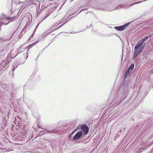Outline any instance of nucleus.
Returning <instances> with one entry per match:
<instances>
[{
	"mask_svg": "<svg viewBox=\"0 0 153 153\" xmlns=\"http://www.w3.org/2000/svg\"><path fill=\"white\" fill-rule=\"evenodd\" d=\"M128 77L124 75V79L122 85L120 86L116 95L117 97H119L122 100H124L129 94V91L128 88V83L126 81V79Z\"/></svg>",
	"mask_w": 153,
	"mask_h": 153,
	"instance_id": "nucleus-1",
	"label": "nucleus"
},
{
	"mask_svg": "<svg viewBox=\"0 0 153 153\" xmlns=\"http://www.w3.org/2000/svg\"><path fill=\"white\" fill-rule=\"evenodd\" d=\"M148 38V36H146L137 42L134 47L133 58H137L138 55L142 53L146 45L145 42Z\"/></svg>",
	"mask_w": 153,
	"mask_h": 153,
	"instance_id": "nucleus-2",
	"label": "nucleus"
},
{
	"mask_svg": "<svg viewBox=\"0 0 153 153\" xmlns=\"http://www.w3.org/2000/svg\"><path fill=\"white\" fill-rule=\"evenodd\" d=\"M144 93V92H140V87H138L136 90V91L134 92V94H137V96L135 99V100H139L141 101L144 97H146V96L145 95L143 96Z\"/></svg>",
	"mask_w": 153,
	"mask_h": 153,
	"instance_id": "nucleus-3",
	"label": "nucleus"
},
{
	"mask_svg": "<svg viewBox=\"0 0 153 153\" xmlns=\"http://www.w3.org/2000/svg\"><path fill=\"white\" fill-rule=\"evenodd\" d=\"M81 128L82 131L83 132L84 135L86 134L88 132L89 128L86 125H82Z\"/></svg>",
	"mask_w": 153,
	"mask_h": 153,
	"instance_id": "nucleus-4",
	"label": "nucleus"
},
{
	"mask_svg": "<svg viewBox=\"0 0 153 153\" xmlns=\"http://www.w3.org/2000/svg\"><path fill=\"white\" fill-rule=\"evenodd\" d=\"M82 134V131H79L73 137V140H76L79 139Z\"/></svg>",
	"mask_w": 153,
	"mask_h": 153,
	"instance_id": "nucleus-5",
	"label": "nucleus"
},
{
	"mask_svg": "<svg viewBox=\"0 0 153 153\" xmlns=\"http://www.w3.org/2000/svg\"><path fill=\"white\" fill-rule=\"evenodd\" d=\"M17 17V14H15V15H11V16H7L8 21L7 23L8 24L10 22L13 21L15 20V18Z\"/></svg>",
	"mask_w": 153,
	"mask_h": 153,
	"instance_id": "nucleus-6",
	"label": "nucleus"
},
{
	"mask_svg": "<svg viewBox=\"0 0 153 153\" xmlns=\"http://www.w3.org/2000/svg\"><path fill=\"white\" fill-rule=\"evenodd\" d=\"M114 28L117 30L118 31H121L123 30H124L123 25L115 26L114 27Z\"/></svg>",
	"mask_w": 153,
	"mask_h": 153,
	"instance_id": "nucleus-7",
	"label": "nucleus"
},
{
	"mask_svg": "<svg viewBox=\"0 0 153 153\" xmlns=\"http://www.w3.org/2000/svg\"><path fill=\"white\" fill-rule=\"evenodd\" d=\"M14 33L13 32L12 33H11L9 35V37H7V38L6 37H4L3 38V39L5 41H8L11 39L13 37V35H14Z\"/></svg>",
	"mask_w": 153,
	"mask_h": 153,
	"instance_id": "nucleus-8",
	"label": "nucleus"
},
{
	"mask_svg": "<svg viewBox=\"0 0 153 153\" xmlns=\"http://www.w3.org/2000/svg\"><path fill=\"white\" fill-rule=\"evenodd\" d=\"M134 67V63H131L130 65L129 66V67L128 68L127 70L131 72L133 70Z\"/></svg>",
	"mask_w": 153,
	"mask_h": 153,
	"instance_id": "nucleus-9",
	"label": "nucleus"
},
{
	"mask_svg": "<svg viewBox=\"0 0 153 153\" xmlns=\"http://www.w3.org/2000/svg\"><path fill=\"white\" fill-rule=\"evenodd\" d=\"M51 12L50 11H47V13L46 14V15L44 16L43 19L42 20V21H43L46 18L48 17L51 14Z\"/></svg>",
	"mask_w": 153,
	"mask_h": 153,
	"instance_id": "nucleus-10",
	"label": "nucleus"
},
{
	"mask_svg": "<svg viewBox=\"0 0 153 153\" xmlns=\"http://www.w3.org/2000/svg\"><path fill=\"white\" fill-rule=\"evenodd\" d=\"M76 131V130H74L68 136L69 139L71 141H74V140H73V137H72V136L74 133Z\"/></svg>",
	"mask_w": 153,
	"mask_h": 153,
	"instance_id": "nucleus-11",
	"label": "nucleus"
},
{
	"mask_svg": "<svg viewBox=\"0 0 153 153\" xmlns=\"http://www.w3.org/2000/svg\"><path fill=\"white\" fill-rule=\"evenodd\" d=\"M39 40H38L33 43H32V44H30L28 46V47L29 48H31L32 47H33V46L37 44V43H38L39 42Z\"/></svg>",
	"mask_w": 153,
	"mask_h": 153,
	"instance_id": "nucleus-12",
	"label": "nucleus"
},
{
	"mask_svg": "<svg viewBox=\"0 0 153 153\" xmlns=\"http://www.w3.org/2000/svg\"><path fill=\"white\" fill-rule=\"evenodd\" d=\"M120 7V8H122V7L121 6H120V5H119V6H117L115 8H112V9H106V8H105V9H104V10H108V11H112V10H116V9H118L119 8V7Z\"/></svg>",
	"mask_w": 153,
	"mask_h": 153,
	"instance_id": "nucleus-13",
	"label": "nucleus"
},
{
	"mask_svg": "<svg viewBox=\"0 0 153 153\" xmlns=\"http://www.w3.org/2000/svg\"><path fill=\"white\" fill-rule=\"evenodd\" d=\"M11 13L10 15V16H11V15H15V14L17 15L18 13H17V11H16V10H15L14 11V10H13L12 8L11 10Z\"/></svg>",
	"mask_w": 153,
	"mask_h": 153,
	"instance_id": "nucleus-14",
	"label": "nucleus"
},
{
	"mask_svg": "<svg viewBox=\"0 0 153 153\" xmlns=\"http://www.w3.org/2000/svg\"><path fill=\"white\" fill-rule=\"evenodd\" d=\"M147 51L148 52L147 54H148V55H152L153 54V48H151Z\"/></svg>",
	"mask_w": 153,
	"mask_h": 153,
	"instance_id": "nucleus-15",
	"label": "nucleus"
},
{
	"mask_svg": "<svg viewBox=\"0 0 153 153\" xmlns=\"http://www.w3.org/2000/svg\"><path fill=\"white\" fill-rule=\"evenodd\" d=\"M133 22V21H132L130 22H128L126 24L123 25V26L124 27V30L125 29H126L128 26L131 24Z\"/></svg>",
	"mask_w": 153,
	"mask_h": 153,
	"instance_id": "nucleus-16",
	"label": "nucleus"
},
{
	"mask_svg": "<svg viewBox=\"0 0 153 153\" xmlns=\"http://www.w3.org/2000/svg\"><path fill=\"white\" fill-rule=\"evenodd\" d=\"M40 24V23H38L37 25H36L34 31H33V33L32 34V35H31V36H30L32 38H33V36L34 35V34H35V33L36 30V29H37V28L39 25Z\"/></svg>",
	"mask_w": 153,
	"mask_h": 153,
	"instance_id": "nucleus-17",
	"label": "nucleus"
},
{
	"mask_svg": "<svg viewBox=\"0 0 153 153\" xmlns=\"http://www.w3.org/2000/svg\"><path fill=\"white\" fill-rule=\"evenodd\" d=\"M131 72L128 70L126 71L125 75L127 76H128Z\"/></svg>",
	"mask_w": 153,
	"mask_h": 153,
	"instance_id": "nucleus-18",
	"label": "nucleus"
},
{
	"mask_svg": "<svg viewBox=\"0 0 153 153\" xmlns=\"http://www.w3.org/2000/svg\"><path fill=\"white\" fill-rule=\"evenodd\" d=\"M131 72L128 70L126 71L125 75L127 76H128Z\"/></svg>",
	"mask_w": 153,
	"mask_h": 153,
	"instance_id": "nucleus-19",
	"label": "nucleus"
},
{
	"mask_svg": "<svg viewBox=\"0 0 153 153\" xmlns=\"http://www.w3.org/2000/svg\"><path fill=\"white\" fill-rule=\"evenodd\" d=\"M131 72L128 70L126 71L125 75L127 76H128Z\"/></svg>",
	"mask_w": 153,
	"mask_h": 153,
	"instance_id": "nucleus-20",
	"label": "nucleus"
},
{
	"mask_svg": "<svg viewBox=\"0 0 153 153\" xmlns=\"http://www.w3.org/2000/svg\"><path fill=\"white\" fill-rule=\"evenodd\" d=\"M32 4H34V5L35 6H36L37 5H40V2H33L32 3Z\"/></svg>",
	"mask_w": 153,
	"mask_h": 153,
	"instance_id": "nucleus-21",
	"label": "nucleus"
},
{
	"mask_svg": "<svg viewBox=\"0 0 153 153\" xmlns=\"http://www.w3.org/2000/svg\"><path fill=\"white\" fill-rule=\"evenodd\" d=\"M148 54V52L147 51H146L143 54V56L144 57H147L148 56H149V55H148V54Z\"/></svg>",
	"mask_w": 153,
	"mask_h": 153,
	"instance_id": "nucleus-22",
	"label": "nucleus"
},
{
	"mask_svg": "<svg viewBox=\"0 0 153 153\" xmlns=\"http://www.w3.org/2000/svg\"><path fill=\"white\" fill-rule=\"evenodd\" d=\"M148 54V52L147 51H146L143 54V56L144 57H147L148 56H149V55H148V54Z\"/></svg>",
	"mask_w": 153,
	"mask_h": 153,
	"instance_id": "nucleus-23",
	"label": "nucleus"
},
{
	"mask_svg": "<svg viewBox=\"0 0 153 153\" xmlns=\"http://www.w3.org/2000/svg\"><path fill=\"white\" fill-rule=\"evenodd\" d=\"M67 22V21H66L63 24H62V25H60L59 27H58L57 28V29H59V28L61 27H62L64 25H65L66 23Z\"/></svg>",
	"mask_w": 153,
	"mask_h": 153,
	"instance_id": "nucleus-24",
	"label": "nucleus"
},
{
	"mask_svg": "<svg viewBox=\"0 0 153 153\" xmlns=\"http://www.w3.org/2000/svg\"><path fill=\"white\" fill-rule=\"evenodd\" d=\"M17 66L16 65V66H14L13 68V69H12V71L13 72L15 70V69L16 68H17Z\"/></svg>",
	"mask_w": 153,
	"mask_h": 153,
	"instance_id": "nucleus-25",
	"label": "nucleus"
},
{
	"mask_svg": "<svg viewBox=\"0 0 153 153\" xmlns=\"http://www.w3.org/2000/svg\"><path fill=\"white\" fill-rule=\"evenodd\" d=\"M88 9V7H87V8H85L84 9H83L81 10L79 12V13H80L82 10H87V9Z\"/></svg>",
	"mask_w": 153,
	"mask_h": 153,
	"instance_id": "nucleus-26",
	"label": "nucleus"
},
{
	"mask_svg": "<svg viewBox=\"0 0 153 153\" xmlns=\"http://www.w3.org/2000/svg\"><path fill=\"white\" fill-rule=\"evenodd\" d=\"M7 64L8 63H5L4 66H3V67L5 68L6 67V66L7 65Z\"/></svg>",
	"mask_w": 153,
	"mask_h": 153,
	"instance_id": "nucleus-27",
	"label": "nucleus"
},
{
	"mask_svg": "<svg viewBox=\"0 0 153 153\" xmlns=\"http://www.w3.org/2000/svg\"><path fill=\"white\" fill-rule=\"evenodd\" d=\"M106 35L107 36H111V34H110V33H109V34H107Z\"/></svg>",
	"mask_w": 153,
	"mask_h": 153,
	"instance_id": "nucleus-28",
	"label": "nucleus"
},
{
	"mask_svg": "<svg viewBox=\"0 0 153 153\" xmlns=\"http://www.w3.org/2000/svg\"><path fill=\"white\" fill-rule=\"evenodd\" d=\"M31 38L32 37L30 36L28 39V40H30L31 39Z\"/></svg>",
	"mask_w": 153,
	"mask_h": 153,
	"instance_id": "nucleus-29",
	"label": "nucleus"
},
{
	"mask_svg": "<svg viewBox=\"0 0 153 153\" xmlns=\"http://www.w3.org/2000/svg\"><path fill=\"white\" fill-rule=\"evenodd\" d=\"M91 25L92 26V25L91 24L90 27H91Z\"/></svg>",
	"mask_w": 153,
	"mask_h": 153,
	"instance_id": "nucleus-30",
	"label": "nucleus"
},
{
	"mask_svg": "<svg viewBox=\"0 0 153 153\" xmlns=\"http://www.w3.org/2000/svg\"><path fill=\"white\" fill-rule=\"evenodd\" d=\"M75 13H73V14H74Z\"/></svg>",
	"mask_w": 153,
	"mask_h": 153,
	"instance_id": "nucleus-31",
	"label": "nucleus"
},
{
	"mask_svg": "<svg viewBox=\"0 0 153 153\" xmlns=\"http://www.w3.org/2000/svg\"><path fill=\"white\" fill-rule=\"evenodd\" d=\"M50 43H49V45H48V46H49V45H50Z\"/></svg>",
	"mask_w": 153,
	"mask_h": 153,
	"instance_id": "nucleus-32",
	"label": "nucleus"
},
{
	"mask_svg": "<svg viewBox=\"0 0 153 153\" xmlns=\"http://www.w3.org/2000/svg\"><path fill=\"white\" fill-rule=\"evenodd\" d=\"M50 43H49V45H48V46H49V45H50Z\"/></svg>",
	"mask_w": 153,
	"mask_h": 153,
	"instance_id": "nucleus-33",
	"label": "nucleus"
},
{
	"mask_svg": "<svg viewBox=\"0 0 153 153\" xmlns=\"http://www.w3.org/2000/svg\"><path fill=\"white\" fill-rule=\"evenodd\" d=\"M50 43H49V45H48V46H49V45H50Z\"/></svg>",
	"mask_w": 153,
	"mask_h": 153,
	"instance_id": "nucleus-34",
	"label": "nucleus"
},
{
	"mask_svg": "<svg viewBox=\"0 0 153 153\" xmlns=\"http://www.w3.org/2000/svg\"><path fill=\"white\" fill-rule=\"evenodd\" d=\"M21 52H20L19 53H21Z\"/></svg>",
	"mask_w": 153,
	"mask_h": 153,
	"instance_id": "nucleus-35",
	"label": "nucleus"
},
{
	"mask_svg": "<svg viewBox=\"0 0 153 153\" xmlns=\"http://www.w3.org/2000/svg\"><path fill=\"white\" fill-rule=\"evenodd\" d=\"M62 22H60L59 23V24H61V23Z\"/></svg>",
	"mask_w": 153,
	"mask_h": 153,
	"instance_id": "nucleus-36",
	"label": "nucleus"
},
{
	"mask_svg": "<svg viewBox=\"0 0 153 153\" xmlns=\"http://www.w3.org/2000/svg\"><path fill=\"white\" fill-rule=\"evenodd\" d=\"M27 0V1H28V0Z\"/></svg>",
	"mask_w": 153,
	"mask_h": 153,
	"instance_id": "nucleus-37",
	"label": "nucleus"
},
{
	"mask_svg": "<svg viewBox=\"0 0 153 153\" xmlns=\"http://www.w3.org/2000/svg\"><path fill=\"white\" fill-rule=\"evenodd\" d=\"M30 2L33 1H30Z\"/></svg>",
	"mask_w": 153,
	"mask_h": 153,
	"instance_id": "nucleus-38",
	"label": "nucleus"
},
{
	"mask_svg": "<svg viewBox=\"0 0 153 153\" xmlns=\"http://www.w3.org/2000/svg\"><path fill=\"white\" fill-rule=\"evenodd\" d=\"M46 47H45V48H44V49H45V48H46Z\"/></svg>",
	"mask_w": 153,
	"mask_h": 153,
	"instance_id": "nucleus-39",
	"label": "nucleus"
},
{
	"mask_svg": "<svg viewBox=\"0 0 153 153\" xmlns=\"http://www.w3.org/2000/svg\"><path fill=\"white\" fill-rule=\"evenodd\" d=\"M46 47H45V48H44V49H45V48H46Z\"/></svg>",
	"mask_w": 153,
	"mask_h": 153,
	"instance_id": "nucleus-40",
	"label": "nucleus"
},
{
	"mask_svg": "<svg viewBox=\"0 0 153 153\" xmlns=\"http://www.w3.org/2000/svg\"><path fill=\"white\" fill-rule=\"evenodd\" d=\"M50 132L52 133V132Z\"/></svg>",
	"mask_w": 153,
	"mask_h": 153,
	"instance_id": "nucleus-41",
	"label": "nucleus"
}]
</instances>
